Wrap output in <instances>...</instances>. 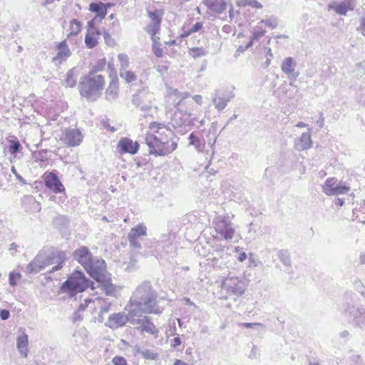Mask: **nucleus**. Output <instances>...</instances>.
Returning a JSON list of instances; mask_svg holds the SVG:
<instances>
[{
  "label": "nucleus",
  "instance_id": "obj_1",
  "mask_svg": "<svg viewBox=\"0 0 365 365\" xmlns=\"http://www.w3.org/2000/svg\"><path fill=\"white\" fill-rule=\"evenodd\" d=\"M157 298V292L153 289L151 283L149 281H145L133 292L129 304L140 307L145 313L160 314L162 310L158 306Z\"/></svg>",
  "mask_w": 365,
  "mask_h": 365
},
{
  "label": "nucleus",
  "instance_id": "obj_2",
  "mask_svg": "<svg viewBox=\"0 0 365 365\" xmlns=\"http://www.w3.org/2000/svg\"><path fill=\"white\" fill-rule=\"evenodd\" d=\"M65 259V254L63 252L41 251L36 257L26 267V271L30 274H36L43 269L46 267L53 264L57 265L52 267L50 272L59 270L62 268Z\"/></svg>",
  "mask_w": 365,
  "mask_h": 365
},
{
  "label": "nucleus",
  "instance_id": "obj_3",
  "mask_svg": "<svg viewBox=\"0 0 365 365\" xmlns=\"http://www.w3.org/2000/svg\"><path fill=\"white\" fill-rule=\"evenodd\" d=\"M340 312L352 327L365 329V308L351 297L346 295V301L340 307Z\"/></svg>",
  "mask_w": 365,
  "mask_h": 365
},
{
  "label": "nucleus",
  "instance_id": "obj_4",
  "mask_svg": "<svg viewBox=\"0 0 365 365\" xmlns=\"http://www.w3.org/2000/svg\"><path fill=\"white\" fill-rule=\"evenodd\" d=\"M104 86L105 80L102 75H94L93 72H88L81 78L78 88L82 97L96 101L100 97Z\"/></svg>",
  "mask_w": 365,
  "mask_h": 365
},
{
  "label": "nucleus",
  "instance_id": "obj_5",
  "mask_svg": "<svg viewBox=\"0 0 365 365\" xmlns=\"http://www.w3.org/2000/svg\"><path fill=\"white\" fill-rule=\"evenodd\" d=\"M88 286L89 280L84 274L81 271H76L62 284L61 289L73 297L77 293L85 291Z\"/></svg>",
  "mask_w": 365,
  "mask_h": 365
},
{
  "label": "nucleus",
  "instance_id": "obj_6",
  "mask_svg": "<svg viewBox=\"0 0 365 365\" xmlns=\"http://www.w3.org/2000/svg\"><path fill=\"white\" fill-rule=\"evenodd\" d=\"M143 143H145L149 148V153L155 156H164L173 152L178 146L177 143H172L171 147L165 146V143H160L157 135L152 133H146L142 136Z\"/></svg>",
  "mask_w": 365,
  "mask_h": 365
},
{
  "label": "nucleus",
  "instance_id": "obj_7",
  "mask_svg": "<svg viewBox=\"0 0 365 365\" xmlns=\"http://www.w3.org/2000/svg\"><path fill=\"white\" fill-rule=\"evenodd\" d=\"M222 289L226 291L229 296H241L246 290V284L242 279L227 277L221 283Z\"/></svg>",
  "mask_w": 365,
  "mask_h": 365
},
{
  "label": "nucleus",
  "instance_id": "obj_8",
  "mask_svg": "<svg viewBox=\"0 0 365 365\" xmlns=\"http://www.w3.org/2000/svg\"><path fill=\"white\" fill-rule=\"evenodd\" d=\"M106 267V262L103 259H100L98 257H93L89 263V266L84 269L87 273L97 282L104 275L108 274Z\"/></svg>",
  "mask_w": 365,
  "mask_h": 365
},
{
  "label": "nucleus",
  "instance_id": "obj_9",
  "mask_svg": "<svg viewBox=\"0 0 365 365\" xmlns=\"http://www.w3.org/2000/svg\"><path fill=\"white\" fill-rule=\"evenodd\" d=\"M149 128L156 133L155 135L160 143H165V146L172 148V143H175L173 140V131L166 128L163 124L153 122L150 124Z\"/></svg>",
  "mask_w": 365,
  "mask_h": 365
},
{
  "label": "nucleus",
  "instance_id": "obj_10",
  "mask_svg": "<svg viewBox=\"0 0 365 365\" xmlns=\"http://www.w3.org/2000/svg\"><path fill=\"white\" fill-rule=\"evenodd\" d=\"M215 229L225 240H232L234 236L235 229L231 222L227 217H218L215 223Z\"/></svg>",
  "mask_w": 365,
  "mask_h": 365
},
{
  "label": "nucleus",
  "instance_id": "obj_11",
  "mask_svg": "<svg viewBox=\"0 0 365 365\" xmlns=\"http://www.w3.org/2000/svg\"><path fill=\"white\" fill-rule=\"evenodd\" d=\"M83 135L81 130L76 128H68L63 130L61 140L71 147L78 146L81 144Z\"/></svg>",
  "mask_w": 365,
  "mask_h": 365
},
{
  "label": "nucleus",
  "instance_id": "obj_12",
  "mask_svg": "<svg viewBox=\"0 0 365 365\" xmlns=\"http://www.w3.org/2000/svg\"><path fill=\"white\" fill-rule=\"evenodd\" d=\"M147 11L152 24L147 26L146 31L154 37L160 31L163 12L159 9H148Z\"/></svg>",
  "mask_w": 365,
  "mask_h": 365
},
{
  "label": "nucleus",
  "instance_id": "obj_13",
  "mask_svg": "<svg viewBox=\"0 0 365 365\" xmlns=\"http://www.w3.org/2000/svg\"><path fill=\"white\" fill-rule=\"evenodd\" d=\"M190 97V93H184L180 96V101L176 103L175 108L177 111L175 113V118H177L178 115H180V123H175L177 126H181L182 124L185 123V120L188 119V118L190 116V112L186 110L185 106L187 103V102L185 101L186 98Z\"/></svg>",
  "mask_w": 365,
  "mask_h": 365
},
{
  "label": "nucleus",
  "instance_id": "obj_14",
  "mask_svg": "<svg viewBox=\"0 0 365 365\" xmlns=\"http://www.w3.org/2000/svg\"><path fill=\"white\" fill-rule=\"evenodd\" d=\"M117 150L120 154H136L139 150V143L128 138H122L118 143Z\"/></svg>",
  "mask_w": 365,
  "mask_h": 365
},
{
  "label": "nucleus",
  "instance_id": "obj_15",
  "mask_svg": "<svg viewBox=\"0 0 365 365\" xmlns=\"http://www.w3.org/2000/svg\"><path fill=\"white\" fill-rule=\"evenodd\" d=\"M93 257L89 249L86 246H81L73 252V259L83 268L89 266V263Z\"/></svg>",
  "mask_w": 365,
  "mask_h": 365
},
{
  "label": "nucleus",
  "instance_id": "obj_16",
  "mask_svg": "<svg viewBox=\"0 0 365 365\" xmlns=\"http://www.w3.org/2000/svg\"><path fill=\"white\" fill-rule=\"evenodd\" d=\"M151 97L152 94L150 93L147 88H143L133 96L132 102L135 106L140 107L141 110L147 111L150 109V106L144 105V103L150 101Z\"/></svg>",
  "mask_w": 365,
  "mask_h": 365
},
{
  "label": "nucleus",
  "instance_id": "obj_17",
  "mask_svg": "<svg viewBox=\"0 0 365 365\" xmlns=\"http://www.w3.org/2000/svg\"><path fill=\"white\" fill-rule=\"evenodd\" d=\"M297 62L292 57L285 58L281 65L282 71L286 74L289 79L295 81L299 73L296 71Z\"/></svg>",
  "mask_w": 365,
  "mask_h": 365
},
{
  "label": "nucleus",
  "instance_id": "obj_18",
  "mask_svg": "<svg viewBox=\"0 0 365 365\" xmlns=\"http://www.w3.org/2000/svg\"><path fill=\"white\" fill-rule=\"evenodd\" d=\"M128 323V318L125 312H118L111 314L105 325L114 330L125 326Z\"/></svg>",
  "mask_w": 365,
  "mask_h": 365
},
{
  "label": "nucleus",
  "instance_id": "obj_19",
  "mask_svg": "<svg viewBox=\"0 0 365 365\" xmlns=\"http://www.w3.org/2000/svg\"><path fill=\"white\" fill-rule=\"evenodd\" d=\"M127 310L128 322L134 327H136L143 317H146V316L143 315L145 313L138 306H132L130 304L129 308Z\"/></svg>",
  "mask_w": 365,
  "mask_h": 365
},
{
  "label": "nucleus",
  "instance_id": "obj_20",
  "mask_svg": "<svg viewBox=\"0 0 365 365\" xmlns=\"http://www.w3.org/2000/svg\"><path fill=\"white\" fill-rule=\"evenodd\" d=\"M354 6V0H344L329 4V9L334 10L339 15H346L348 11H352Z\"/></svg>",
  "mask_w": 365,
  "mask_h": 365
},
{
  "label": "nucleus",
  "instance_id": "obj_21",
  "mask_svg": "<svg viewBox=\"0 0 365 365\" xmlns=\"http://www.w3.org/2000/svg\"><path fill=\"white\" fill-rule=\"evenodd\" d=\"M45 185L54 192H61L64 190L63 184L60 182L58 176L53 173H48L45 177Z\"/></svg>",
  "mask_w": 365,
  "mask_h": 365
},
{
  "label": "nucleus",
  "instance_id": "obj_22",
  "mask_svg": "<svg viewBox=\"0 0 365 365\" xmlns=\"http://www.w3.org/2000/svg\"><path fill=\"white\" fill-rule=\"evenodd\" d=\"M312 145L310 130L307 133H303L299 138L294 140V148L297 150L302 151L310 148Z\"/></svg>",
  "mask_w": 365,
  "mask_h": 365
},
{
  "label": "nucleus",
  "instance_id": "obj_23",
  "mask_svg": "<svg viewBox=\"0 0 365 365\" xmlns=\"http://www.w3.org/2000/svg\"><path fill=\"white\" fill-rule=\"evenodd\" d=\"M101 284L102 289L108 296L115 297L116 295V287L111 283L110 274L104 275L101 279L97 281Z\"/></svg>",
  "mask_w": 365,
  "mask_h": 365
},
{
  "label": "nucleus",
  "instance_id": "obj_24",
  "mask_svg": "<svg viewBox=\"0 0 365 365\" xmlns=\"http://www.w3.org/2000/svg\"><path fill=\"white\" fill-rule=\"evenodd\" d=\"M57 48L58 52L53 58V61L61 63L71 56V53L65 41L60 42L57 46Z\"/></svg>",
  "mask_w": 365,
  "mask_h": 365
},
{
  "label": "nucleus",
  "instance_id": "obj_25",
  "mask_svg": "<svg viewBox=\"0 0 365 365\" xmlns=\"http://www.w3.org/2000/svg\"><path fill=\"white\" fill-rule=\"evenodd\" d=\"M135 328L140 330L141 333L147 332L150 334H155L158 332L155 325L150 322V318L147 316L143 317Z\"/></svg>",
  "mask_w": 365,
  "mask_h": 365
},
{
  "label": "nucleus",
  "instance_id": "obj_26",
  "mask_svg": "<svg viewBox=\"0 0 365 365\" xmlns=\"http://www.w3.org/2000/svg\"><path fill=\"white\" fill-rule=\"evenodd\" d=\"M118 96V78L115 76L111 78L109 86L106 91V98L108 101H115Z\"/></svg>",
  "mask_w": 365,
  "mask_h": 365
},
{
  "label": "nucleus",
  "instance_id": "obj_27",
  "mask_svg": "<svg viewBox=\"0 0 365 365\" xmlns=\"http://www.w3.org/2000/svg\"><path fill=\"white\" fill-rule=\"evenodd\" d=\"M203 4L217 14H221L226 9V4L223 0H203Z\"/></svg>",
  "mask_w": 365,
  "mask_h": 365
},
{
  "label": "nucleus",
  "instance_id": "obj_28",
  "mask_svg": "<svg viewBox=\"0 0 365 365\" xmlns=\"http://www.w3.org/2000/svg\"><path fill=\"white\" fill-rule=\"evenodd\" d=\"M232 97H222L219 95V91H216L212 97V101L215 108L218 111H222L227 106L228 102L230 101Z\"/></svg>",
  "mask_w": 365,
  "mask_h": 365
},
{
  "label": "nucleus",
  "instance_id": "obj_29",
  "mask_svg": "<svg viewBox=\"0 0 365 365\" xmlns=\"http://www.w3.org/2000/svg\"><path fill=\"white\" fill-rule=\"evenodd\" d=\"M29 339L28 336L22 333L17 337L16 346L19 351L24 357H26L29 352L28 349Z\"/></svg>",
  "mask_w": 365,
  "mask_h": 365
},
{
  "label": "nucleus",
  "instance_id": "obj_30",
  "mask_svg": "<svg viewBox=\"0 0 365 365\" xmlns=\"http://www.w3.org/2000/svg\"><path fill=\"white\" fill-rule=\"evenodd\" d=\"M89 10L91 12L96 13L97 18L99 17V20L101 21L106 16V7L102 2L94 3L92 2L89 5Z\"/></svg>",
  "mask_w": 365,
  "mask_h": 365
},
{
  "label": "nucleus",
  "instance_id": "obj_31",
  "mask_svg": "<svg viewBox=\"0 0 365 365\" xmlns=\"http://www.w3.org/2000/svg\"><path fill=\"white\" fill-rule=\"evenodd\" d=\"M77 73H76L75 68L70 69L66 74L65 75V78L63 80V85L66 87L73 88L76 85L77 79H76Z\"/></svg>",
  "mask_w": 365,
  "mask_h": 365
},
{
  "label": "nucleus",
  "instance_id": "obj_32",
  "mask_svg": "<svg viewBox=\"0 0 365 365\" xmlns=\"http://www.w3.org/2000/svg\"><path fill=\"white\" fill-rule=\"evenodd\" d=\"M146 227L143 224H139L130 230L128 233V236H130V237L138 238L146 235Z\"/></svg>",
  "mask_w": 365,
  "mask_h": 365
},
{
  "label": "nucleus",
  "instance_id": "obj_33",
  "mask_svg": "<svg viewBox=\"0 0 365 365\" xmlns=\"http://www.w3.org/2000/svg\"><path fill=\"white\" fill-rule=\"evenodd\" d=\"M337 180L334 178H327L323 185V191L327 195H332Z\"/></svg>",
  "mask_w": 365,
  "mask_h": 365
},
{
  "label": "nucleus",
  "instance_id": "obj_34",
  "mask_svg": "<svg viewBox=\"0 0 365 365\" xmlns=\"http://www.w3.org/2000/svg\"><path fill=\"white\" fill-rule=\"evenodd\" d=\"M97 303L100 304V312L98 319L101 321L103 319V314L109 312L111 306V302L107 299H102L97 298Z\"/></svg>",
  "mask_w": 365,
  "mask_h": 365
},
{
  "label": "nucleus",
  "instance_id": "obj_35",
  "mask_svg": "<svg viewBox=\"0 0 365 365\" xmlns=\"http://www.w3.org/2000/svg\"><path fill=\"white\" fill-rule=\"evenodd\" d=\"M202 28V24L201 22H196L190 29L185 30V26L182 29V33L180 34V38H183L189 36L193 33L199 31Z\"/></svg>",
  "mask_w": 365,
  "mask_h": 365
},
{
  "label": "nucleus",
  "instance_id": "obj_36",
  "mask_svg": "<svg viewBox=\"0 0 365 365\" xmlns=\"http://www.w3.org/2000/svg\"><path fill=\"white\" fill-rule=\"evenodd\" d=\"M277 256L279 259V260L282 262V263L285 265L290 267L292 264V260L290 257V253L287 250H280L277 252Z\"/></svg>",
  "mask_w": 365,
  "mask_h": 365
},
{
  "label": "nucleus",
  "instance_id": "obj_37",
  "mask_svg": "<svg viewBox=\"0 0 365 365\" xmlns=\"http://www.w3.org/2000/svg\"><path fill=\"white\" fill-rule=\"evenodd\" d=\"M188 140L190 145H193L198 152L202 151L204 145L201 143L200 138L195 135V133H191L190 134Z\"/></svg>",
  "mask_w": 365,
  "mask_h": 365
},
{
  "label": "nucleus",
  "instance_id": "obj_38",
  "mask_svg": "<svg viewBox=\"0 0 365 365\" xmlns=\"http://www.w3.org/2000/svg\"><path fill=\"white\" fill-rule=\"evenodd\" d=\"M207 53L208 51L202 47H192L189 51V54L194 58L205 56Z\"/></svg>",
  "mask_w": 365,
  "mask_h": 365
},
{
  "label": "nucleus",
  "instance_id": "obj_39",
  "mask_svg": "<svg viewBox=\"0 0 365 365\" xmlns=\"http://www.w3.org/2000/svg\"><path fill=\"white\" fill-rule=\"evenodd\" d=\"M70 34L69 36H76L81 31V24L76 19H73L70 23Z\"/></svg>",
  "mask_w": 365,
  "mask_h": 365
},
{
  "label": "nucleus",
  "instance_id": "obj_40",
  "mask_svg": "<svg viewBox=\"0 0 365 365\" xmlns=\"http://www.w3.org/2000/svg\"><path fill=\"white\" fill-rule=\"evenodd\" d=\"M120 76L125 79V82L128 83L136 80L135 74L133 71H128L127 69L120 71Z\"/></svg>",
  "mask_w": 365,
  "mask_h": 365
},
{
  "label": "nucleus",
  "instance_id": "obj_41",
  "mask_svg": "<svg viewBox=\"0 0 365 365\" xmlns=\"http://www.w3.org/2000/svg\"><path fill=\"white\" fill-rule=\"evenodd\" d=\"M94 33L87 32L85 37V43L89 48H93L97 45V40L93 36Z\"/></svg>",
  "mask_w": 365,
  "mask_h": 365
},
{
  "label": "nucleus",
  "instance_id": "obj_42",
  "mask_svg": "<svg viewBox=\"0 0 365 365\" xmlns=\"http://www.w3.org/2000/svg\"><path fill=\"white\" fill-rule=\"evenodd\" d=\"M21 148L19 141L16 139L9 140V150L11 154L15 155L18 153Z\"/></svg>",
  "mask_w": 365,
  "mask_h": 365
},
{
  "label": "nucleus",
  "instance_id": "obj_43",
  "mask_svg": "<svg viewBox=\"0 0 365 365\" xmlns=\"http://www.w3.org/2000/svg\"><path fill=\"white\" fill-rule=\"evenodd\" d=\"M106 66V58L99 59L96 63L93 66L92 69L89 72H93V74L96 75V73L101 71L104 70Z\"/></svg>",
  "mask_w": 365,
  "mask_h": 365
},
{
  "label": "nucleus",
  "instance_id": "obj_44",
  "mask_svg": "<svg viewBox=\"0 0 365 365\" xmlns=\"http://www.w3.org/2000/svg\"><path fill=\"white\" fill-rule=\"evenodd\" d=\"M118 61L120 64V71L125 70L129 66V61H128V56L125 53H120L118 56Z\"/></svg>",
  "mask_w": 365,
  "mask_h": 365
},
{
  "label": "nucleus",
  "instance_id": "obj_45",
  "mask_svg": "<svg viewBox=\"0 0 365 365\" xmlns=\"http://www.w3.org/2000/svg\"><path fill=\"white\" fill-rule=\"evenodd\" d=\"M142 356L145 359L156 360L158 358V354L153 350L144 349L142 351Z\"/></svg>",
  "mask_w": 365,
  "mask_h": 365
},
{
  "label": "nucleus",
  "instance_id": "obj_46",
  "mask_svg": "<svg viewBox=\"0 0 365 365\" xmlns=\"http://www.w3.org/2000/svg\"><path fill=\"white\" fill-rule=\"evenodd\" d=\"M350 190V187L345 185H341L338 184L334 187V190L332 193V195H342L346 194Z\"/></svg>",
  "mask_w": 365,
  "mask_h": 365
},
{
  "label": "nucleus",
  "instance_id": "obj_47",
  "mask_svg": "<svg viewBox=\"0 0 365 365\" xmlns=\"http://www.w3.org/2000/svg\"><path fill=\"white\" fill-rule=\"evenodd\" d=\"M355 72L357 78H363L365 76V61H363L356 65Z\"/></svg>",
  "mask_w": 365,
  "mask_h": 365
},
{
  "label": "nucleus",
  "instance_id": "obj_48",
  "mask_svg": "<svg viewBox=\"0 0 365 365\" xmlns=\"http://www.w3.org/2000/svg\"><path fill=\"white\" fill-rule=\"evenodd\" d=\"M354 287L359 293H360V294L362 297H365V287L361 280H359V279L354 280Z\"/></svg>",
  "mask_w": 365,
  "mask_h": 365
},
{
  "label": "nucleus",
  "instance_id": "obj_49",
  "mask_svg": "<svg viewBox=\"0 0 365 365\" xmlns=\"http://www.w3.org/2000/svg\"><path fill=\"white\" fill-rule=\"evenodd\" d=\"M264 24L266 26L275 29L277 26L278 22L276 18L274 17H270L265 20H262L259 24Z\"/></svg>",
  "mask_w": 365,
  "mask_h": 365
},
{
  "label": "nucleus",
  "instance_id": "obj_50",
  "mask_svg": "<svg viewBox=\"0 0 365 365\" xmlns=\"http://www.w3.org/2000/svg\"><path fill=\"white\" fill-rule=\"evenodd\" d=\"M152 37H153V40L154 42V44L153 46V51L157 57L160 58L163 56V49L160 48L159 44H156L155 37V36L154 37L152 36Z\"/></svg>",
  "mask_w": 365,
  "mask_h": 365
},
{
  "label": "nucleus",
  "instance_id": "obj_51",
  "mask_svg": "<svg viewBox=\"0 0 365 365\" xmlns=\"http://www.w3.org/2000/svg\"><path fill=\"white\" fill-rule=\"evenodd\" d=\"M243 6H251L255 8L260 9L262 7V4L257 1V0H244L242 3Z\"/></svg>",
  "mask_w": 365,
  "mask_h": 365
},
{
  "label": "nucleus",
  "instance_id": "obj_52",
  "mask_svg": "<svg viewBox=\"0 0 365 365\" xmlns=\"http://www.w3.org/2000/svg\"><path fill=\"white\" fill-rule=\"evenodd\" d=\"M20 277H21L20 273L11 272L9 274V284L11 286H15L16 284V279H20Z\"/></svg>",
  "mask_w": 365,
  "mask_h": 365
},
{
  "label": "nucleus",
  "instance_id": "obj_53",
  "mask_svg": "<svg viewBox=\"0 0 365 365\" xmlns=\"http://www.w3.org/2000/svg\"><path fill=\"white\" fill-rule=\"evenodd\" d=\"M266 31L262 29H256L253 31L251 36L254 40H258L265 34Z\"/></svg>",
  "mask_w": 365,
  "mask_h": 365
},
{
  "label": "nucleus",
  "instance_id": "obj_54",
  "mask_svg": "<svg viewBox=\"0 0 365 365\" xmlns=\"http://www.w3.org/2000/svg\"><path fill=\"white\" fill-rule=\"evenodd\" d=\"M242 326L245 328H251V329H257L258 327H263V324L261 323H249V322H245L242 324Z\"/></svg>",
  "mask_w": 365,
  "mask_h": 365
},
{
  "label": "nucleus",
  "instance_id": "obj_55",
  "mask_svg": "<svg viewBox=\"0 0 365 365\" xmlns=\"http://www.w3.org/2000/svg\"><path fill=\"white\" fill-rule=\"evenodd\" d=\"M112 361L115 365H128L126 360L122 356H115Z\"/></svg>",
  "mask_w": 365,
  "mask_h": 365
},
{
  "label": "nucleus",
  "instance_id": "obj_56",
  "mask_svg": "<svg viewBox=\"0 0 365 365\" xmlns=\"http://www.w3.org/2000/svg\"><path fill=\"white\" fill-rule=\"evenodd\" d=\"M128 238L130 242V245L137 249H139L141 247L140 243L138 241V238L135 237H130V236L128 235Z\"/></svg>",
  "mask_w": 365,
  "mask_h": 365
},
{
  "label": "nucleus",
  "instance_id": "obj_57",
  "mask_svg": "<svg viewBox=\"0 0 365 365\" xmlns=\"http://www.w3.org/2000/svg\"><path fill=\"white\" fill-rule=\"evenodd\" d=\"M0 317L2 320L8 319L10 317V312L7 309H1Z\"/></svg>",
  "mask_w": 365,
  "mask_h": 365
},
{
  "label": "nucleus",
  "instance_id": "obj_58",
  "mask_svg": "<svg viewBox=\"0 0 365 365\" xmlns=\"http://www.w3.org/2000/svg\"><path fill=\"white\" fill-rule=\"evenodd\" d=\"M102 125H103L104 128L110 130L112 133H114L115 131H116V129L113 126H111L110 125L109 121L108 120H103L102 121Z\"/></svg>",
  "mask_w": 365,
  "mask_h": 365
},
{
  "label": "nucleus",
  "instance_id": "obj_59",
  "mask_svg": "<svg viewBox=\"0 0 365 365\" xmlns=\"http://www.w3.org/2000/svg\"><path fill=\"white\" fill-rule=\"evenodd\" d=\"M96 19H97V16H95V18L93 19H92L88 22V32L94 33V31L96 30L94 21Z\"/></svg>",
  "mask_w": 365,
  "mask_h": 365
},
{
  "label": "nucleus",
  "instance_id": "obj_60",
  "mask_svg": "<svg viewBox=\"0 0 365 365\" xmlns=\"http://www.w3.org/2000/svg\"><path fill=\"white\" fill-rule=\"evenodd\" d=\"M182 343V341H181V339L179 335H178L177 336H175L173 340H172V344H171V346L173 347V348H176L178 347V346H180Z\"/></svg>",
  "mask_w": 365,
  "mask_h": 365
},
{
  "label": "nucleus",
  "instance_id": "obj_61",
  "mask_svg": "<svg viewBox=\"0 0 365 365\" xmlns=\"http://www.w3.org/2000/svg\"><path fill=\"white\" fill-rule=\"evenodd\" d=\"M358 30H360L361 31L362 35L365 36V16L361 18L360 26L358 29Z\"/></svg>",
  "mask_w": 365,
  "mask_h": 365
},
{
  "label": "nucleus",
  "instance_id": "obj_62",
  "mask_svg": "<svg viewBox=\"0 0 365 365\" xmlns=\"http://www.w3.org/2000/svg\"><path fill=\"white\" fill-rule=\"evenodd\" d=\"M92 302V300L91 299H88L85 300V304L81 303L78 307V312L84 311L85 309L88 307V304Z\"/></svg>",
  "mask_w": 365,
  "mask_h": 365
},
{
  "label": "nucleus",
  "instance_id": "obj_63",
  "mask_svg": "<svg viewBox=\"0 0 365 365\" xmlns=\"http://www.w3.org/2000/svg\"><path fill=\"white\" fill-rule=\"evenodd\" d=\"M317 124L320 128H322L324 125V118L323 116V113H319V118L317 120Z\"/></svg>",
  "mask_w": 365,
  "mask_h": 365
},
{
  "label": "nucleus",
  "instance_id": "obj_64",
  "mask_svg": "<svg viewBox=\"0 0 365 365\" xmlns=\"http://www.w3.org/2000/svg\"><path fill=\"white\" fill-rule=\"evenodd\" d=\"M168 70V68L166 66H158L157 68V71L161 74H164Z\"/></svg>",
  "mask_w": 365,
  "mask_h": 365
}]
</instances>
